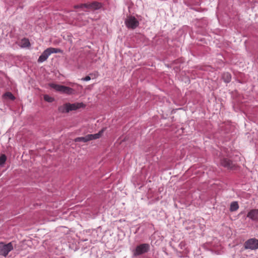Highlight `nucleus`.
Instances as JSON below:
<instances>
[{
    "label": "nucleus",
    "instance_id": "obj_1",
    "mask_svg": "<svg viewBox=\"0 0 258 258\" xmlns=\"http://www.w3.org/2000/svg\"><path fill=\"white\" fill-rule=\"evenodd\" d=\"M49 86L57 92L67 95H72L75 93V91L73 88L63 85L55 84L54 83L49 84Z\"/></svg>",
    "mask_w": 258,
    "mask_h": 258
},
{
    "label": "nucleus",
    "instance_id": "obj_2",
    "mask_svg": "<svg viewBox=\"0 0 258 258\" xmlns=\"http://www.w3.org/2000/svg\"><path fill=\"white\" fill-rule=\"evenodd\" d=\"M83 106L82 103H75L73 104L66 103L58 107V110L62 113L69 112L75 110Z\"/></svg>",
    "mask_w": 258,
    "mask_h": 258
},
{
    "label": "nucleus",
    "instance_id": "obj_3",
    "mask_svg": "<svg viewBox=\"0 0 258 258\" xmlns=\"http://www.w3.org/2000/svg\"><path fill=\"white\" fill-rule=\"evenodd\" d=\"M13 249L14 246L12 242L8 243L0 242V255L6 257Z\"/></svg>",
    "mask_w": 258,
    "mask_h": 258
},
{
    "label": "nucleus",
    "instance_id": "obj_4",
    "mask_svg": "<svg viewBox=\"0 0 258 258\" xmlns=\"http://www.w3.org/2000/svg\"><path fill=\"white\" fill-rule=\"evenodd\" d=\"M150 250V245L148 243H143L138 245L133 251V255L137 256L147 252Z\"/></svg>",
    "mask_w": 258,
    "mask_h": 258
},
{
    "label": "nucleus",
    "instance_id": "obj_5",
    "mask_svg": "<svg viewBox=\"0 0 258 258\" xmlns=\"http://www.w3.org/2000/svg\"><path fill=\"white\" fill-rule=\"evenodd\" d=\"M125 24L128 28L134 29L139 26V22L135 17L130 16L125 20Z\"/></svg>",
    "mask_w": 258,
    "mask_h": 258
},
{
    "label": "nucleus",
    "instance_id": "obj_6",
    "mask_svg": "<svg viewBox=\"0 0 258 258\" xmlns=\"http://www.w3.org/2000/svg\"><path fill=\"white\" fill-rule=\"evenodd\" d=\"M244 248L251 250H255L258 248V239L251 238L244 243Z\"/></svg>",
    "mask_w": 258,
    "mask_h": 258
},
{
    "label": "nucleus",
    "instance_id": "obj_7",
    "mask_svg": "<svg viewBox=\"0 0 258 258\" xmlns=\"http://www.w3.org/2000/svg\"><path fill=\"white\" fill-rule=\"evenodd\" d=\"M247 217L252 221H258V209H252L250 210L247 214Z\"/></svg>",
    "mask_w": 258,
    "mask_h": 258
},
{
    "label": "nucleus",
    "instance_id": "obj_8",
    "mask_svg": "<svg viewBox=\"0 0 258 258\" xmlns=\"http://www.w3.org/2000/svg\"><path fill=\"white\" fill-rule=\"evenodd\" d=\"M50 55V53L48 48H47L43 52V53L39 57L38 59V62H44L47 59V58L49 57V56Z\"/></svg>",
    "mask_w": 258,
    "mask_h": 258
},
{
    "label": "nucleus",
    "instance_id": "obj_9",
    "mask_svg": "<svg viewBox=\"0 0 258 258\" xmlns=\"http://www.w3.org/2000/svg\"><path fill=\"white\" fill-rule=\"evenodd\" d=\"M104 131H105V128H103L97 134H88V137L89 139V141H91L93 140H96V139L100 138L102 136Z\"/></svg>",
    "mask_w": 258,
    "mask_h": 258
},
{
    "label": "nucleus",
    "instance_id": "obj_10",
    "mask_svg": "<svg viewBox=\"0 0 258 258\" xmlns=\"http://www.w3.org/2000/svg\"><path fill=\"white\" fill-rule=\"evenodd\" d=\"M102 7L101 3L94 2L91 3H89V10H96L100 9Z\"/></svg>",
    "mask_w": 258,
    "mask_h": 258
},
{
    "label": "nucleus",
    "instance_id": "obj_11",
    "mask_svg": "<svg viewBox=\"0 0 258 258\" xmlns=\"http://www.w3.org/2000/svg\"><path fill=\"white\" fill-rule=\"evenodd\" d=\"M220 164L223 166L224 167H227V168H231V162L230 160L223 158L221 160Z\"/></svg>",
    "mask_w": 258,
    "mask_h": 258
},
{
    "label": "nucleus",
    "instance_id": "obj_12",
    "mask_svg": "<svg viewBox=\"0 0 258 258\" xmlns=\"http://www.w3.org/2000/svg\"><path fill=\"white\" fill-rule=\"evenodd\" d=\"M74 141L76 142H82L84 143H86V142L89 141V139L88 137V135H87L85 137L77 138L74 140Z\"/></svg>",
    "mask_w": 258,
    "mask_h": 258
},
{
    "label": "nucleus",
    "instance_id": "obj_13",
    "mask_svg": "<svg viewBox=\"0 0 258 258\" xmlns=\"http://www.w3.org/2000/svg\"><path fill=\"white\" fill-rule=\"evenodd\" d=\"M239 208L237 202H233L230 204V210L232 212L236 211Z\"/></svg>",
    "mask_w": 258,
    "mask_h": 258
},
{
    "label": "nucleus",
    "instance_id": "obj_14",
    "mask_svg": "<svg viewBox=\"0 0 258 258\" xmlns=\"http://www.w3.org/2000/svg\"><path fill=\"white\" fill-rule=\"evenodd\" d=\"M222 78L224 80V82H225L226 83H229L231 81V75L228 73H224L222 76Z\"/></svg>",
    "mask_w": 258,
    "mask_h": 258
},
{
    "label": "nucleus",
    "instance_id": "obj_15",
    "mask_svg": "<svg viewBox=\"0 0 258 258\" xmlns=\"http://www.w3.org/2000/svg\"><path fill=\"white\" fill-rule=\"evenodd\" d=\"M3 97L6 99H9L14 100L15 99V96L11 92H7L3 95Z\"/></svg>",
    "mask_w": 258,
    "mask_h": 258
},
{
    "label": "nucleus",
    "instance_id": "obj_16",
    "mask_svg": "<svg viewBox=\"0 0 258 258\" xmlns=\"http://www.w3.org/2000/svg\"><path fill=\"white\" fill-rule=\"evenodd\" d=\"M30 45V42L28 39H23L21 40V46L22 47H26Z\"/></svg>",
    "mask_w": 258,
    "mask_h": 258
},
{
    "label": "nucleus",
    "instance_id": "obj_17",
    "mask_svg": "<svg viewBox=\"0 0 258 258\" xmlns=\"http://www.w3.org/2000/svg\"><path fill=\"white\" fill-rule=\"evenodd\" d=\"M48 49L50 54L53 53H60V52H62V50L59 48L49 47V48H48Z\"/></svg>",
    "mask_w": 258,
    "mask_h": 258
},
{
    "label": "nucleus",
    "instance_id": "obj_18",
    "mask_svg": "<svg viewBox=\"0 0 258 258\" xmlns=\"http://www.w3.org/2000/svg\"><path fill=\"white\" fill-rule=\"evenodd\" d=\"M7 159V157L5 155H2L0 157V166H2L5 164Z\"/></svg>",
    "mask_w": 258,
    "mask_h": 258
},
{
    "label": "nucleus",
    "instance_id": "obj_19",
    "mask_svg": "<svg viewBox=\"0 0 258 258\" xmlns=\"http://www.w3.org/2000/svg\"><path fill=\"white\" fill-rule=\"evenodd\" d=\"M75 8H82V9L86 8L87 9L89 10V3L78 5V6H75Z\"/></svg>",
    "mask_w": 258,
    "mask_h": 258
},
{
    "label": "nucleus",
    "instance_id": "obj_20",
    "mask_svg": "<svg viewBox=\"0 0 258 258\" xmlns=\"http://www.w3.org/2000/svg\"><path fill=\"white\" fill-rule=\"evenodd\" d=\"M44 99L45 101L48 102H52L54 100V98L49 96L48 95H45L44 96Z\"/></svg>",
    "mask_w": 258,
    "mask_h": 258
},
{
    "label": "nucleus",
    "instance_id": "obj_21",
    "mask_svg": "<svg viewBox=\"0 0 258 258\" xmlns=\"http://www.w3.org/2000/svg\"><path fill=\"white\" fill-rule=\"evenodd\" d=\"M81 80L84 81H88L91 80V78L89 76H87L85 78H82Z\"/></svg>",
    "mask_w": 258,
    "mask_h": 258
}]
</instances>
